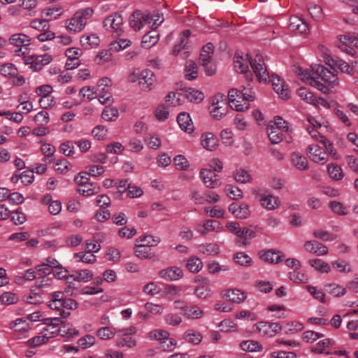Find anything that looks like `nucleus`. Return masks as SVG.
Here are the masks:
<instances>
[{
	"label": "nucleus",
	"mask_w": 358,
	"mask_h": 358,
	"mask_svg": "<svg viewBox=\"0 0 358 358\" xmlns=\"http://www.w3.org/2000/svg\"><path fill=\"white\" fill-rule=\"evenodd\" d=\"M310 71L303 72L299 69L301 80L320 91L327 93L338 84L336 76L320 64L312 66Z\"/></svg>",
	"instance_id": "f257e3e1"
},
{
	"label": "nucleus",
	"mask_w": 358,
	"mask_h": 358,
	"mask_svg": "<svg viewBox=\"0 0 358 358\" xmlns=\"http://www.w3.org/2000/svg\"><path fill=\"white\" fill-rule=\"evenodd\" d=\"M247 57H248V55ZM248 61L260 83H266L270 80L269 73L266 68L263 56L260 54H256L254 57H250V59L235 55L234 64L236 71L241 73H247L248 69Z\"/></svg>",
	"instance_id": "f03ea898"
},
{
	"label": "nucleus",
	"mask_w": 358,
	"mask_h": 358,
	"mask_svg": "<svg viewBox=\"0 0 358 358\" xmlns=\"http://www.w3.org/2000/svg\"><path fill=\"white\" fill-rule=\"evenodd\" d=\"M91 8L78 10L73 16L66 21V27L71 34H76L83 31L87 22L93 15Z\"/></svg>",
	"instance_id": "7ed1b4c3"
},
{
	"label": "nucleus",
	"mask_w": 358,
	"mask_h": 358,
	"mask_svg": "<svg viewBox=\"0 0 358 358\" xmlns=\"http://www.w3.org/2000/svg\"><path fill=\"white\" fill-rule=\"evenodd\" d=\"M103 25L114 38L121 36L124 32L122 16L117 13L106 17L103 22Z\"/></svg>",
	"instance_id": "20e7f679"
},
{
	"label": "nucleus",
	"mask_w": 358,
	"mask_h": 358,
	"mask_svg": "<svg viewBox=\"0 0 358 358\" xmlns=\"http://www.w3.org/2000/svg\"><path fill=\"white\" fill-rule=\"evenodd\" d=\"M228 112V102L225 95L217 94L212 98L210 113L216 120H220L227 115Z\"/></svg>",
	"instance_id": "39448f33"
},
{
	"label": "nucleus",
	"mask_w": 358,
	"mask_h": 358,
	"mask_svg": "<svg viewBox=\"0 0 358 358\" xmlns=\"http://www.w3.org/2000/svg\"><path fill=\"white\" fill-rule=\"evenodd\" d=\"M111 85V80L107 77L102 78L98 81L97 89L95 92H96L98 99L101 104L112 102Z\"/></svg>",
	"instance_id": "423d86ee"
},
{
	"label": "nucleus",
	"mask_w": 358,
	"mask_h": 358,
	"mask_svg": "<svg viewBox=\"0 0 358 358\" xmlns=\"http://www.w3.org/2000/svg\"><path fill=\"white\" fill-rule=\"evenodd\" d=\"M24 63L26 65H30V68L34 71H38L43 69V67L50 64L52 57L50 55L43 54L41 55H29L24 56L22 58Z\"/></svg>",
	"instance_id": "0eeeda50"
},
{
	"label": "nucleus",
	"mask_w": 358,
	"mask_h": 358,
	"mask_svg": "<svg viewBox=\"0 0 358 358\" xmlns=\"http://www.w3.org/2000/svg\"><path fill=\"white\" fill-rule=\"evenodd\" d=\"M189 30H185L180 36V43L176 44L172 54L175 56H179L181 59H185L189 55L190 48L187 45V40L190 36Z\"/></svg>",
	"instance_id": "6e6552de"
},
{
	"label": "nucleus",
	"mask_w": 358,
	"mask_h": 358,
	"mask_svg": "<svg viewBox=\"0 0 358 358\" xmlns=\"http://www.w3.org/2000/svg\"><path fill=\"white\" fill-rule=\"evenodd\" d=\"M240 90L232 88L228 92L229 103L233 110L236 111H244L250 108L248 101L241 96L239 97Z\"/></svg>",
	"instance_id": "1a4fd4ad"
},
{
	"label": "nucleus",
	"mask_w": 358,
	"mask_h": 358,
	"mask_svg": "<svg viewBox=\"0 0 358 358\" xmlns=\"http://www.w3.org/2000/svg\"><path fill=\"white\" fill-rule=\"evenodd\" d=\"M255 330L262 336L271 338L281 330V326L278 322H259L255 324Z\"/></svg>",
	"instance_id": "9d476101"
},
{
	"label": "nucleus",
	"mask_w": 358,
	"mask_h": 358,
	"mask_svg": "<svg viewBox=\"0 0 358 358\" xmlns=\"http://www.w3.org/2000/svg\"><path fill=\"white\" fill-rule=\"evenodd\" d=\"M308 157L315 163L324 164L328 161L326 151L317 145H309L306 149Z\"/></svg>",
	"instance_id": "9b49d317"
},
{
	"label": "nucleus",
	"mask_w": 358,
	"mask_h": 358,
	"mask_svg": "<svg viewBox=\"0 0 358 358\" xmlns=\"http://www.w3.org/2000/svg\"><path fill=\"white\" fill-rule=\"evenodd\" d=\"M9 328L16 333L18 338L27 337L30 329V324L27 318L21 317L11 322L9 324Z\"/></svg>",
	"instance_id": "f8f14e48"
},
{
	"label": "nucleus",
	"mask_w": 358,
	"mask_h": 358,
	"mask_svg": "<svg viewBox=\"0 0 358 358\" xmlns=\"http://www.w3.org/2000/svg\"><path fill=\"white\" fill-rule=\"evenodd\" d=\"M355 37L350 34L340 35L338 37L336 45L342 51L345 52L350 55L354 56L356 51L353 48Z\"/></svg>",
	"instance_id": "ddd939ff"
},
{
	"label": "nucleus",
	"mask_w": 358,
	"mask_h": 358,
	"mask_svg": "<svg viewBox=\"0 0 358 358\" xmlns=\"http://www.w3.org/2000/svg\"><path fill=\"white\" fill-rule=\"evenodd\" d=\"M52 270V273L57 279H69L67 269L63 268L62 265L55 258L48 257L44 262Z\"/></svg>",
	"instance_id": "4468645a"
},
{
	"label": "nucleus",
	"mask_w": 358,
	"mask_h": 358,
	"mask_svg": "<svg viewBox=\"0 0 358 358\" xmlns=\"http://www.w3.org/2000/svg\"><path fill=\"white\" fill-rule=\"evenodd\" d=\"M200 176L208 188H217L221 185L218 176L210 169H202L200 172Z\"/></svg>",
	"instance_id": "2eb2a0df"
},
{
	"label": "nucleus",
	"mask_w": 358,
	"mask_h": 358,
	"mask_svg": "<svg viewBox=\"0 0 358 358\" xmlns=\"http://www.w3.org/2000/svg\"><path fill=\"white\" fill-rule=\"evenodd\" d=\"M65 55L67 57L66 67L69 70L74 69L80 65L79 57L82 51L77 48H69L66 50Z\"/></svg>",
	"instance_id": "dca6fc26"
},
{
	"label": "nucleus",
	"mask_w": 358,
	"mask_h": 358,
	"mask_svg": "<svg viewBox=\"0 0 358 358\" xmlns=\"http://www.w3.org/2000/svg\"><path fill=\"white\" fill-rule=\"evenodd\" d=\"M155 83L154 73L149 69H144L139 73V86L144 91L150 90Z\"/></svg>",
	"instance_id": "f3484780"
},
{
	"label": "nucleus",
	"mask_w": 358,
	"mask_h": 358,
	"mask_svg": "<svg viewBox=\"0 0 358 358\" xmlns=\"http://www.w3.org/2000/svg\"><path fill=\"white\" fill-rule=\"evenodd\" d=\"M259 200L262 207L268 210H275L280 206L279 198L272 194H259Z\"/></svg>",
	"instance_id": "a211bd4d"
},
{
	"label": "nucleus",
	"mask_w": 358,
	"mask_h": 358,
	"mask_svg": "<svg viewBox=\"0 0 358 358\" xmlns=\"http://www.w3.org/2000/svg\"><path fill=\"white\" fill-rule=\"evenodd\" d=\"M289 29L292 32L303 34L308 31V25L303 18L292 16L289 19Z\"/></svg>",
	"instance_id": "6ab92c4d"
},
{
	"label": "nucleus",
	"mask_w": 358,
	"mask_h": 358,
	"mask_svg": "<svg viewBox=\"0 0 358 358\" xmlns=\"http://www.w3.org/2000/svg\"><path fill=\"white\" fill-rule=\"evenodd\" d=\"M273 90L283 99L289 97V90L285 85V82L279 76L273 75L271 79Z\"/></svg>",
	"instance_id": "aec40b11"
},
{
	"label": "nucleus",
	"mask_w": 358,
	"mask_h": 358,
	"mask_svg": "<svg viewBox=\"0 0 358 358\" xmlns=\"http://www.w3.org/2000/svg\"><path fill=\"white\" fill-rule=\"evenodd\" d=\"M259 256L263 261L271 264H278L284 259L282 252L272 250L259 251Z\"/></svg>",
	"instance_id": "412c9836"
},
{
	"label": "nucleus",
	"mask_w": 358,
	"mask_h": 358,
	"mask_svg": "<svg viewBox=\"0 0 358 358\" xmlns=\"http://www.w3.org/2000/svg\"><path fill=\"white\" fill-rule=\"evenodd\" d=\"M159 276L165 280L174 281L182 277V271L179 267H169L161 270Z\"/></svg>",
	"instance_id": "4be33fe9"
},
{
	"label": "nucleus",
	"mask_w": 358,
	"mask_h": 358,
	"mask_svg": "<svg viewBox=\"0 0 358 358\" xmlns=\"http://www.w3.org/2000/svg\"><path fill=\"white\" fill-rule=\"evenodd\" d=\"M145 13L137 10L133 13L129 19V25L135 31H139L146 24Z\"/></svg>",
	"instance_id": "5701e85b"
},
{
	"label": "nucleus",
	"mask_w": 358,
	"mask_h": 358,
	"mask_svg": "<svg viewBox=\"0 0 358 358\" xmlns=\"http://www.w3.org/2000/svg\"><path fill=\"white\" fill-rule=\"evenodd\" d=\"M305 249L316 255L322 256L328 253V248L316 241H308L304 243Z\"/></svg>",
	"instance_id": "b1692460"
},
{
	"label": "nucleus",
	"mask_w": 358,
	"mask_h": 358,
	"mask_svg": "<svg viewBox=\"0 0 358 358\" xmlns=\"http://www.w3.org/2000/svg\"><path fill=\"white\" fill-rule=\"evenodd\" d=\"M36 268L40 274L44 275L42 278H38L37 279L36 282L37 287L41 288L50 285V280L48 278L46 279L45 276L52 273V270L45 262L38 265Z\"/></svg>",
	"instance_id": "393cba45"
},
{
	"label": "nucleus",
	"mask_w": 358,
	"mask_h": 358,
	"mask_svg": "<svg viewBox=\"0 0 358 358\" xmlns=\"http://www.w3.org/2000/svg\"><path fill=\"white\" fill-rule=\"evenodd\" d=\"M177 122L182 130L187 133H192L194 131V124L189 115L182 112L178 114Z\"/></svg>",
	"instance_id": "a878e982"
},
{
	"label": "nucleus",
	"mask_w": 358,
	"mask_h": 358,
	"mask_svg": "<svg viewBox=\"0 0 358 358\" xmlns=\"http://www.w3.org/2000/svg\"><path fill=\"white\" fill-rule=\"evenodd\" d=\"M222 296L227 300L236 303L243 302L247 297L245 292L236 289L226 290L223 292Z\"/></svg>",
	"instance_id": "bb28decb"
},
{
	"label": "nucleus",
	"mask_w": 358,
	"mask_h": 358,
	"mask_svg": "<svg viewBox=\"0 0 358 358\" xmlns=\"http://www.w3.org/2000/svg\"><path fill=\"white\" fill-rule=\"evenodd\" d=\"M45 331H48V329H45V331L38 336H34L32 338L27 341V344L30 347H36L39 346L43 343H45L48 341V339L50 338H52L54 336V335L57 334V330L55 331H51L50 334L45 333Z\"/></svg>",
	"instance_id": "cd10ccee"
},
{
	"label": "nucleus",
	"mask_w": 358,
	"mask_h": 358,
	"mask_svg": "<svg viewBox=\"0 0 358 358\" xmlns=\"http://www.w3.org/2000/svg\"><path fill=\"white\" fill-rule=\"evenodd\" d=\"M297 94L299 97L303 101H305L308 103H310L313 105H317V104H322V102H324V100L322 99H317L313 93L310 92L307 88L306 87H300L298 91Z\"/></svg>",
	"instance_id": "c85d7f7f"
},
{
	"label": "nucleus",
	"mask_w": 358,
	"mask_h": 358,
	"mask_svg": "<svg viewBox=\"0 0 358 358\" xmlns=\"http://www.w3.org/2000/svg\"><path fill=\"white\" fill-rule=\"evenodd\" d=\"M327 64H328L333 69H338L341 72L351 73L352 69L345 61L339 58H332L329 56L327 58Z\"/></svg>",
	"instance_id": "c756f323"
},
{
	"label": "nucleus",
	"mask_w": 358,
	"mask_h": 358,
	"mask_svg": "<svg viewBox=\"0 0 358 358\" xmlns=\"http://www.w3.org/2000/svg\"><path fill=\"white\" fill-rule=\"evenodd\" d=\"M201 140V145L207 150H215L218 145V140L212 133L203 134Z\"/></svg>",
	"instance_id": "7c9ffc66"
},
{
	"label": "nucleus",
	"mask_w": 358,
	"mask_h": 358,
	"mask_svg": "<svg viewBox=\"0 0 358 358\" xmlns=\"http://www.w3.org/2000/svg\"><path fill=\"white\" fill-rule=\"evenodd\" d=\"M212 55L201 50L200 54V63L204 67L206 73L208 76H212L215 73V66L211 64Z\"/></svg>",
	"instance_id": "2f4dec72"
},
{
	"label": "nucleus",
	"mask_w": 358,
	"mask_h": 358,
	"mask_svg": "<svg viewBox=\"0 0 358 358\" xmlns=\"http://www.w3.org/2000/svg\"><path fill=\"white\" fill-rule=\"evenodd\" d=\"M182 315L187 319L197 320L201 318L203 315V310L197 305L187 306Z\"/></svg>",
	"instance_id": "473e14b6"
},
{
	"label": "nucleus",
	"mask_w": 358,
	"mask_h": 358,
	"mask_svg": "<svg viewBox=\"0 0 358 358\" xmlns=\"http://www.w3.org/2000/svg\"><path fill=\"white\" fill-rule=\"evenodd\" d=\"M146 24H150V28L155 31L164 22V17L158 12L145 13Z\"/></svg>",
	"instance_id": "72a5a7b5"
},
{
	"label": "nucleus",
	"mask_w": 358,
	"mask_h": 358,
	"mask_svg": "<svg viewBox=\"0 0 358 358\" xmlns=\"http://www.w3.org/2000/svg\"><path fill=\"white\" fill-rule=\"evenodd\" d=\"M159 38V35L156 31L152 30L148 32L142 38V47L146 49L151 48L157 43Z\"/></svg>",
	"instance_id": "f704fd0d"
},
{
	"label": "nucleus",
	"mask_w": 358,
	"mask_h": 358,
	"mask_svg": "<svg viewBox=\"0 0 358 358\" xmlns=\"http://www.w3.org/2000/svg\"><path fill=\"white\" fill-rule=\"evenodd\" d=\"M255 232L248 228H241L237 237V243L240 245L246 246L250 244L249 240L255 238Z\"/></svg>",
	"instance_id": "c9c22d12"
},
{
	"label": "nucleus",
	"mask_w": 358,
	"mask_h": 358,
	"mask_svg": "<svg viewBox=\"0 0 358 358\" xmlns=\"http://www.w3.org/2000/svg\"><path fill=\"white\" fill-rule=\"evenodd\" d=\"M267 133L272 144H278L280 143L284 138V134L287 131H284L279 129H275L273 126H268Z\"/></svg>",
	"instance_id": "e433bc0d"
},
{
	"label": "nucleus",
	"mask_w": 358,
	"mask_h": 358,
	"mask_svg": "<svg viewBox=\"0 0 358 358\" xmlns=\"http://www.w3.org/2000/svg\"><path fill=\"white\" fill-rule=\"evenodd\" d=\"M291 159L293 165L298 169L304 171L308 169V162L306 157L299 152H293Z\"/></svg>",
	"instance_id": "4c0bfd02"
},
{
	"label": "nucleus",
	"mask_w": 358,
	"mask_h": 358,
	"mask_svg": "<svg viewBox=\"0 0 358 358\" xmlns=\"http://www.w3.org/2000/svg\"><path fill=\"white\" fill-rule=\"evenodd\" d=\"M9 41L11 44L17 47L29 46L30 45V38L24 34H13Z\"/></svg>",
	"instance_id": "58836bf2"
},
{
	"label": "nucleus",
	"mask_w": 358,
	"mask_h": 358,
	"mask_svg": "<svg viewBox=\"0 0 358 358\" xmlns=\"http://www.w3.org/2000/svg\"><path fill=\"white\" fill-rule=\"evenodd\" d=\"M241 348L245 352H260L263 350L262 345L257 341L248 340L240 343Z\"/></svg>",
	"instance_id": "ea45409f"
},
{
	"label": "nucleus",
	"mask_w": 358,
	"mask_h": 358,
	"mask_svg": "<svg viewBox=\"0 0 358 358\" xmlns=\"http://www.w3.org/2000/svg\"><path fill=\"white\" fill-rule=\"evenodd\" d=\"M41 150L45 156L43 159L44 162L51 163L55 159L54 154L56 150L51 144L46 143H43L41 147Z\"/></svg>",
	"instance_id": "a19ab883"
},
{
	"label": "nucleus",
	"mask_w": 358,
	"mask_h": 358,
	"mask_svg": "<svg viewBox=\"0 0 358 358\" xmlns=\"http://www.w3.org/2000/svg\"><path fill=\"white\" fill-rule=\"evenodd\" d=\"M234 180L239 183L246 184L250 182L252 177L248 171L243 169H237L233 172Z\"/></svg>",
	"instance_id": "79ce46f5"
},
{
	"label": "nucleus",
	"mask_w": 358,
	"mask_h": 358,
	"mask_svg": "<svg viewBox=\"0 0 358 358\" xmlns=\"http://www.w3.org/2000/svg\"><path fill=\"white\" fill-rule=\"evenodd\" d=\"M117 334H119L118 329L111 327H103L96 331V336L102 340L111 339Z\"/></svg>",
	"instance_id": "37998d69"
},
{
	"label": "nucleus",
	"mask_w": 358,
	"mask_h": 358,
	"mask_svg": "<svg viewBox=\"0 0 358 358\" xmlns=\"http://www.w3.org/2000/svg\"><path fill=\"white\" fill-rule=\"evenodd\" d=\"M324 289L329 294L340 297L346 294V289L336 283H329L324 286Z\"/></svg>",
	"instance_id": "c03bdc74"
},
{
	"label": "nucleus",
	"mask_w": 358,
	"mask_h": 358,
	"mask_svg": "<svg viewBox=\"0 0 358 358\" xmlns=\"http://www.w3.org/2000/svg\"><path fill=\"white\" fill-rule=\"evenodd\" d=\"M99 38L95 34L83 36L80 38L81 45L86 49L96 48L99 44Z\"/></svg>",
	"instance_id": "a18cd8bd"
},
{
	"label": "nucleus",
	"mask_w": 358,
	"mask_h": 358,
	"mask_svg": "<svg viewBox=\"0 0 358 358\" xmlns=\"http://www.w3.org/2000/svg\"><path fill=\"white\" fill-rule=\"evenodd\" d=\"M327 172L330 178L336 181L341 180L344 177V173L341 166L336 164L327 165Z\"/></svg>",
	"instance_id": "49530a36"
},
{
	"label": "nucleus",
	"mask_w": 358,
	"mask_h": 358,
	"mask_svg": "<svg viewBox=\"0 0 358 358\" xmlns=\"http://www.w3.org/2000/svg\"><path fill=\"white\" fill-rule=\"evenodd\" d=\"M63 9L59 6H49L43 10L42 13L44 16L48 17V20H56L62 15Z\"/></svg>",
	"instance_id": "de8ad7c7"
},
{
	"label": "nucleus",
	"mask_w": 358,
	"mask_h": 358,
	"mask_svg": "<svg viewBox=\"0 0 358 358\" xmlns=\"http://www.w3.org/2000/svg\"><path fill=\"white\" fill-rule=\"evenodd\" d=\"M185 78L188 80H192L197 78V65L192 60H188L186 62L185 65Z\"/></svg>",
	"instance_id": "09e8293b"
},
{
	"label": "nucleus",
	"mask_w": 358,
	"mask_h": 358,
	"mask_svg": "<svg viewBox=\"0 0 358 358\" xmlns=\"http://www.w3.org/2000/svg\"><path fill=\"white\" fill-rule=\"evenodd\" d=\"M44 203H48V210L49 212L55 215L59 213V212L62 210V203L59 201H52V198L50 196L47 195L45 196L43 199Z\"/></svg>",
	"instance_id": "8fccbe9b"
},
{
	"label": "nucleus",
	"mask_w": 358,
	"mask_h": 358,
	"mask_svg": "<svg viewBox=\"0 0 358 358\" xmlns=\"http://www.w3.org/2000/svg\"><path fill=\"white\" fill-rule=\"evenodd\" d=\"M309 264L313 267L316 271L320 273H329L331 270L330 266L328 263L320 259H310Z\"/></svg>",
	"instance_id": "3c124183"
},
{
	"label": "nucleus",
	"mask_w": 358,
	"mask_h": 358,
	"mask_svg": "<svg viewBox=\"0 0 358 358\" xmlns=\"http://www.w3.org/2000/svg\"><path fill=\"white\" fill-rule=\"evenodd\" d=\"M184 96L189 101L195 103H199L204 99L203 93L192 88L185 90Z\"/></svg>",
	"instance_id": "603ef678"
},
{
	"label": "nucleus",
	"mask_w": 358,
	"mask_h": 358,
	"mask_svg": "<svg viewBox=\"0 0 358 358\" xmlns=\"http://www.w3.org/2000/svg\"><path fill=\"white\" fill-rule=\"evenodd\" d=\"M183 338L187 342L194 345L199 344L203 338L199 332L192 329L187 331L184 334Z\"/></svg>",
	"instance_id": "864d4df0"
},
{
	"label": "nucleus",
	"mask_w": 358,
	"mask_h": 358,
	"mask_svg": "<svg viewBox=\"0 0 358 358\" xmlns=\"http://www.w3.org/2000/svg\"><path fill=\"white\" fill-rule=\"evenodd\" d=\"M289 278L294 283L298 284H305L309 281V277L306 274L298 271L289 272Z\"/></svg>",
	"instance_id": "5fc2aeb1"
},
{
	"label": "nucleus",
	"mask_w": 358,
	"mask_h": 358,
	"mask_svg": "<svg viewBox=\"0 0 358 358\" xmlns=\"http://www.w3.org/2000/svg\"><path fill=\"white\" fill-rule=\"evenodd\" d=\"M78 192L83 196H90L98 193L99 187L96 185L87 182L80 186Z\"/></svg>",
	"instance_id": "6e6d98bb"
},
{
	"label": "nucleus",
	"mask_w": 358,
	"mask_h": 358,
	"mask_svg": "<svg viewBox=\"0 0 358 358\" xmlns=\"http://www.w3.org/2000/svg\"><path fill=\"white\" fill-rule=\"evenodd\" d=\"M234 259L236 263L243 266H250L252 264V259L243 252L236 253Z\"/></svg>",
	"instance_id": "4d7b16f0"
},
{
	"label": "nucleus",
	"mask_w": 358,
	"mask_h": 358,
	"mask_svg": "<svg viewBox=\"0 0 358 358\" xmlns=\"http://www.w3.org/2000/svg\"><path fill=\"white\" fill-rule=\"evenodd\" d=\"M227 195L234 200H238L243 197V193L241 189L231 185H227L224 188Z\"/></svg>",
	"instance_id": "13d9d810"
},
{
	"label": "nucleus",
	"mask_w": 358,
	"mask_h": 358,
	"mask_svg": "<svg viewBox=\"0 0 358 358\" xmlns=\"http://www.w3.org/2000/svg\"><path fill=\"white\" fill-rule=\"evenodd\" d=\"M181 289L176 285H170L164 287L162 296L165 298L172 299L180 295Z\"/></svg>",
	"instance_id": "bf43d9fd"
},
{
	"label": "nucleus",
	"mask_w": 358,
	"mask_h": 358,
	"mask_svg": "<svg viewBox=\"0 0 358 358\" xmlns=\"http://www.w3.org/2000/svg\"><path fill=\"white\" fill-rule=\"evenodd\" d=\"M219 229L220 224L218 222L208 220L203 224V229L200 232L202 235H206L211 231H218Z\"/></svg>",
	"instance_id": "052dcab7"
},
{
	"label": "nucleus",
	"mask_w": 358,
	"mask_h": 358,
	"mask_svg": "<svg viewBox=\"0 0 358 358\" xmlns=\"http://www.w3.org/2000/svg\"><path fill=\"white\" fill-rule=\"evenodd\" d=\"M203 267L202 262L200 259L196 257H192L188 259L187 263V268L192 273H198Z\"/></svg>",
	"instance_id": "680f3d73"
},
{
	"label": "nucleus",
	"mask_w": 358,
	"mask_h": 358,
	"mask_svg": "<svg viewBox=\"0 0 358 358\" xmlns=\"http://www.w3.org/2000/svg\"><path fill=\"white\" fill-rule=\"evenodd\" d=\"M17 69L12 63H6L1 66L0 73L3 76H15Z\"/></svg>",
	"instance_id": "e2e57ef3"
},
{
	"label": "nucleus",
	"mask_w": 358,
	"mask_h": 358,
	"mask_svg": "<svg viewBox=\"0 0 358 358\" xmlns=\"http://www.w3.org/2000/svg\"><path fill=\"white\" fill-rule=\"evenodd\" d=\"M92 273L87 269L80 270L76 272V273L70 277H73L74 280L79 282H88L92 278Z\"/></svg>",
	"instance_id": "0e129e2a"
},
{
	"label": "nucleus",
	"mask_w": 358,
	"mask_h": 358,
	"mask_svg": "<svg viewBox=\"0 0 358 358\" xmlns=\"http://www.w3.org/2000/svg\"><path fill=\"white\" fill-rule=\"evenodd\" d=\"M334 344V341L331 338H325L322 341H320L315 347V351L322 354L327 353L329 354L330 352H326V349L331 345Z\"/></svg>",
	"instance_id": "69168bd1"
},
{
	"label": "nucleus",
	"mask_w": 358,
	"mask_h": 358,
	"mask_svg": "<svg viewBox=\"0 0 358 358\" xmlns=\"http://www.w3.org/2000/svg\"><path fill=\"white\" fill-rule=\"evenodd\" d=\"M19 300L17 294L12 292H4L0 295V301L3 304L11 305L16 303Z\"/></svg>",
	"instance_id": "338daca9"
},
{
	"label": "nucleus",
	"mask_w": 358,
	"mask_h": 358,
	"mask_svg": "<svg viewBox=\"0 0 358 358\" xmlns=\"http://www.w3.org/2000/svg\"><path fill=\"white\" fill-rule=\"evenodd\" d=\"M119 115L117 109L106 107L102 113V118L106 121H114Z\"/></svg>",
	"instance_id": "774afa93"
}]
</instances>
